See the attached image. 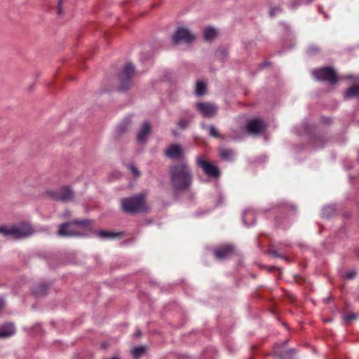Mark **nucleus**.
Segmentation results:
<instances>
[{
    "mask_svg": "<svg viewBox=\"0 0 359 359\" xmlns=\"http://www.w3.org/2000/svg\"><path fill=\"white\" fill-rule=\"evenodd\" d=\"M170 180L176 193L190 189L193 182V173L191 168L186 162L172 165L169 169Z\"/></svg>",
    "mask_w": 359,
    "mask_h": 359,
    "instance_id": "f257e3e1",
    "label": "nucleus"
},
{
    "mask_svg": "<svg viewBox=\"0 0 359 359\" xmlns=\"http://www.w3.org/2000/svg\"><path fill=\"white\" fill-rule=\"evenodd\" d=\"M93 229V221L90 219H75L59 225L57 236L60 237H81L86 231Z\"/></svg>",
    "mask_w": 359,
    "mask_h": 359,
    "instance_id": "f03ea898",
    "label": "nucleus"
},
{
    "mask_svg": "<svg viewBox=\"0 0 359 359\" xmlns=\"http://www.w3.org/2000/svg\"><path fill=\"white\" fill-rule=\"evenodd\" d=\"M121 208L123 212L135 215L147 212L148 207L145 202V196L143 194H137L121 200Z\"/></svg>",
    "mask_w": 359,
    "mask_h": 359,
    "instance_id": "7ed1b4c3",
    "label": "nucleus"
},
{
    "mask_svg": "<svg viewBox=\"0 0 359 359\" xmlns=\"http://www.w3.org/2000/svg\"><path fill=\"white\" fill-rule=\"evenodd\" d=\"M36 231L27 223H21L10 227L0 226V233L14 239H22L33 235Z\"/></svg>",
    "mask_w": 359,
    "mask_h": 359,
    "instance_id": "20e7f679",
    "label": "nucleus"
},
{
    "mask_svg": "<svg viewBox=\"0 0 359 359\" xmlns=\"http://www.w3.org/2000/svg\"><path fill=\"white\" fill-rule=\"evenodd\" d=\"M135 73V67L131 63H127L119 74L120 91H125L131 86V79Z\"/></svg>",
    "mask_w": 359,
    "mask_h": 359,
    "instance_id": "39448f33",
    "label": "nucleus"
},
{
    "mask_svg": "<svg viewBox=\"0 0 359 359\" xmlns=\"http://www.w3.org/2000/svg\"><path fill=\"white\" fill-rule=\"evenodd\" d=\"M47 194L52 199L63 203L72 201L74 198V191L69 186L62 187L59 190L48 191Z\"/></svg>",
    "mask_w": 359,
    "mask_h": 359,
    "instance_id": "423d86ee",
    "label": "nucleus"
},
{
    "mask_svg": "<svg viewBox=\"0 0 359 359\" xmlns=\"http://www.w3.org/2000/svg\"><path fill=\"white\" fill-rule=\"evenodd\" d=\"M196 165L202 168L205 175L210 177L218 178L220 175L219 168L212 163L206 161L201 155L196 158Z\"/></svg>",
    "mask_w": 359,
    "mask_h": 359,
    "instance_id": "0eeeda50",
    "label": "nucleus"
},
{
    "mask_svg": "<svg viewBox=\"0 0 359 359\" xmlns=\"http://www.w3.org/2000/svg\"><path fill=\"white\" fill-rule=\"evenodd\" d=\"M313 75L318 81H327L330 84H334L337 82L335 71L331 67L316 69L313 71Z\"/></svg>",
    "mask_w": 359,
    "mask_h": 359,
    "instance_id": "6e6552de",
    "label": "nucleus"
},
{
    "mask_svg": "<svg viewBox=\"0 0 359 359\" xmlns=\"http://www.w3.org/2000/svg\"><path fill=\"white\" fill-rule=\"evenodd\" d=\"M194 39L195 36L194 34L184 27H178L172 36V41L175 44H177L180 42L189 43L194 41Z\"/></svg>",
    "mask_w": 359,
    "mask_h": 359,
    "instance_id": "1a4fd4ad",
    "label": "nucleus"
},
{
    "mask_svg": "<svg viewBox=\"0 0 359 359\" xmlns=\"http://www.w3.org/2000/svg\"><path fill=\"white\" fill-rule=\"evenodd\" d=\"M165 156L171 159L182 160L184 158V152L180 144H172L165 151Z\"/></svg>",
    "mask_w": 359,
    "mask_h": 359,
    "instance_id": "9d476101",
    "label": "nucleus"
},
{
    "mask_svg": "<svg viewBox=\"0 0 359 359\" xmlns=\"http://www.w3.org/2000/svg\"><path fill=\"white\" fill-rule=\"evenodd\" d=\"M196 108L203 116L206 118L213 116L217 111V107L210 102H198L196 104Z\"/></svg>",
    "mask_w": 359,
    "mask_h": 359,
    "instance_id": "9b49d317",
    "label": "nucleus"
},
{
    "mask_svg": "<svg viewBox=\"0 0 359 359\" xmlns=\"http://www.w3.org/2000/svg\"><path fill=\"white\" fill-rule=\"evenodd\" d=\"M247 131L250 134H260L265 129V124L263 121L255 118L248 121L246 124Z\"/></svg>",
    "mask_w": 359,
    "mask_h": 359,
    "instance_id": "f8f14e48",
    "label": "nucleus"
},
{
    "mask_svg": "<svg viewBox=\"0 0 359 359\" xmlns=\"http://www.w3.org/2000/svg\"><path fill=\"white\" fill-rule=\"evenodd\" d=\"M150 132L151 124L149 121H145L138 131L137 137L138 142L141 143L145 142Z\"/></svg>",
    "mask_w": 359,
    "mask_h": 359,
    "instance_id": "ddd939ff",
    "label": "nucleus"
},
{
    "mask_svg": "<svg viewBox=\"0 0 359 359\" xmlns=\"http://www.w3.org/2000/svg\"><path fill=\"white\" fill-rule=\"evenodd\" d=\"M232 252L233 247L231 245H226L216 249L214 251V255L218 259H222L228 257L232 253Z\"/></svg>",
    "mask_w": 359,
    "mask_h": 359,
    "instance_id": "4468645a",
    "label": "nucleus"
},
{
    "mask_svg": "<svg viewBox=\"0 0 359 359\" xmlns=\"http://www.w3.org/2000/svg\"><path fill=\"white\" fill-rule=\"evenodd\" d=\"M15 332V327L12 323H7L0 326V338L8 337Z\"/></svg>",
    "mask_w": 359,
    "mask_h": 359,
    "instance_id": "2eb2a0df",
    "label": "nucleus"
},
{
    "mask_svg": "<svg viewBox=\"0 0 359 359\" xmlns=\"http://www.w3.org/2000/svg\"><path fill=\"white\" fill-rule=\"evenodd\" d=\"M243 222L247 226H250L255 223V215L253 210H246L244 211Z\"/></svg>",
    "mask_w": 359,
    "mask_h": 359,
    "instance_id": "dca6fc26",
    "label": "nucleus"
},
{
    "mask_svg": "<svg viewBox=\"0 0 359 359\" xmlns=\"http://www.w3.org/2000/svg\"><path fill=\"white\" fill-rule=\"evenodd\" d=\"M48 288L49 285L46 283L39 284L33 289V294L37 297H42L47 293Z\"/></svg>",
    "mask_w": 359,
    "mask_h": 359,
    "instance_id": "f3484780",
    "label": "nucleus"
},
{
    "mask_svg": "<svg viewBox=\"0 0 359 359\" xmlns=\"http://www.w3.org/2000/svg\"><path fill=\"white\" fill-rule=\"evenodd\" d=\"M97 234L100 238H103V239H114L116 237L122 236L123 235V233H122V232L114 233V232H109V231H106L104 230H100L97 232Z\"/></svg>",
    "mask_w": 359,
    "mask_h": 359,
    "instance_id": "a211bd4d",
    "label": "nucleus"
},
{
    "mask_svg": "<svg viewBox=\"0 0 359 359\" xmlns=\"http://www.w3.org/2000/svg\"><path fill=\"white\" fill-rule=\"evenodd\" d=\"M359 97V86H353L348 88L344 93V97L351 99Z\"/></svg>",
    "mask_w": 359,
    "mask_h": 359,
    "instance_id": "6ab92c4d",
    "label": "nucleus"
},
{
    "mask_svg": "<svg viewBox=\"0 0 359 359\" xmlns=\"http://www.w3.org/2000/svg\"><path fill=\"white\" fill-rule=\"evenodd\" d=\"M219 155L223 160L231 161L234 156V152L229 149L221 148L219 149Z\"/></svg>",
    "mask_w": 359,
    "mask_h": 359,
    "instance_id": "aec40b11",
    "label": "nucleus"
},
{
    "mask_svg": "<svg viewBox=\"0 0 359 359\" xmlns=\"http://www.w3.org/2000/svg\"><path fill=\"white\" fill-rule=\"evenodd\" d=\"M147 347L146 346H135L132 350L131 353L135 359H138L142 355H144L147 351Z\"/></svg>",
    "mask_w": 359,
    "mask_h": 359,
    "instance_id": "412c9836",
    "label": "nucleus"
},
{
    "mask_svg": "<svg viewBox=\"0 0 359 359\" xmlns=\"http://www.w3.org/2000/svg\"><path fill=\"white\" fill-rule=\"evenodd\" d=\"M217 35V31L212 27H208L204 30V39L212 41Z\"/></svg>",
    "mask_w": 359,
    "mask_h": 359,
    "instance_id": "4be33fe9",
    "label": "nucleus"
},
{
    "mask_svg": "<svg viewBox=\"0 0 359 359\" xmlns=\"http://www.w3.org/2000/svg\"><path fill=\"white\" fill-rule=\"evenodd\" d=\"M196 94L198 96L203 95L206 92V85L203 81H198L196 85Z\"/></svg>",
    "mask_w": 359,
    "mask_h": 359,
    "instance_id": "5701e85b",
    "label": "nucleus"
},
{
    "mask_svg": "<svg viewBox=\"0 0 359 359\" xmlns=\"http://www.w3.org/2000/svg\"><path fill=\"white\" fill-rule=\"evenodd\" d=\"M334 208L332 205L325 206L321 212V216L323 217H329L334 212Z\"/></svg>",
    "mask_w": 359,
    "mask_h": 359,
    "instance_id": "b1692460",
    "label": "nucleus"
},
{
    "mask_svg": "<svg viewBox=\"0 0 359 359\" xmlns=\"http://www.w3.org/2000/svg\"><path fill=\"white\" fill-rule=\"evenodd\" d=\"M128 168L135 177L140 176V170L135 166L134 164L131 163L128 165Z\"/></svg>",
    "mask_w": 359,
    "mask_h": 359,
    "instance_id": "393cba45",
    "label": "nucleus"
},
{
    "mask_svg": "<svg viewBox=\"0 0 359 359\" xmlns=\"http://www.w3.org/2000/svg\"><path fill=\"white\" fill-rule=\"evenodd\" d=\"M189 121L186 119H180L177 123L178 127L181 129L187 128L189 126Z\"/></svg>",
    "mask_w": 359,
    "mask_h": 359,
    "instance_id": "a878e982",
    "label": "nucleus"
},
{
    "mask_svg": "<svg viewBox=\"0 0 359 359\" xmlns=\"http://www.w3.org/2000/svg\"><path fill=\"white\" fill-rule=\"evenodd\" d=\"M209 134L215 137H219V133L214 126H210L209 127Z\"/></svg>",
    "mask_w": 359,
    "mask_h": 359,
    "instance_id": "bb28decb",
    "label": "nucleus"
},
{
    "mask_svg": "<svg viewBox=\"0 0 359 359\" xmlns=\"http://www.w3.org/2000/svg\"><path fill=\"white\" fill-rule=\"evenodd\" d=\"M294 352V349H290L287 351L284 354L280 355L281 359H290V356L293 355Z\"/></svg>",
    "mask_w": 359,
    "mask_h": 359,
    "instance_id": "cd10ccee",
    "label": "nucleus"
},
{
    "mask_svg": "<svg viewBox=\"0 0 359 359\" xmlns=\"http://www.w3.org/2000/svg\"><path fill=\"white\" fill-rule=\"evenodd\" d=\"M355 318L356 315L355 313H350L343 317L345 323H348L351 320H355Z\"/></svg>",
    "mask_w": 359,
    "mask_h": 359,
    "instance_id": "c85d7f7f",
    "label": "nucleus"
},
{
    "mask_svg": "<svg viewBox=\"0 0 359 359\" xmlns=\"http://www.w3.org/2000/svg\"><path fill=\"white\" fill-rule=\"evenodd\" d=\"M282 12V9L280 7L271 8L269 11V15L271 17H274L278 13Z\"/></svg>",
    "mask_w": 359,
    "mask_h": 359,
    "instance_id": "c756f323",
    "label": "nucleus"
},
{
    "mask_svg": "<svg viewBox=\"0 0 359 359\" xmlns=\"http://www.w3.org/2000/svg\"><path fill=\"white\" fill-rule=\"evenodd\" d=\"M355 275H356L355 271L353 270H351V271H347L345 273V278L347 279H353V278L355 277Z\"/></svg>",
    "mask_w": 359,
    "mask_h": 359,
    "instance_id": "7c9ffc66",
    "label": "nucleus"
},
{
    "mask_svg": "<svg viewBox=\"0 0 359 359\" xmlns=\"http://www.w3.org/2000/svg\"><path fill=\"white\" fill-rule=\"evenodd\" d=\"M318 51V48L316 46H310L307 50V52L309 54H313V53H317Z\"/></svg>",
    "mask_w": 359,
    "mask_h": 359,
    "instance_id": "2f4dec72",
    "label": "nucleus"
},
{
    "mask_svg": "<svg viewBox=\"0 0 359 359\" xmlns=\"http://www.w3.org/2000/svg\"><path fill=\"white\" fill-rule=\"evenodd\" d=\"M300 4V2L292 1L290 4L289 6L291 9L294 10L296 9Z\"/></svg>",
    "mask_w": 359,
    "mask_h": 359,
    "instance_id": "473e14b6",
    "label": "nucleus"
},
{
    "mask_svg": "<svg viewBox=\"0 0 359 359\" xmlns=\"http://www.w3.org/2000/svg\"><path fill=\"white\" fill-rule=\"evenodd\" d=\"M5 306V301L2 297H0V313H1Z\"/></svg>",
    "mask_w": 359,
    "mask_h": 359,
    "instance_id": "72a5a7b5",
    "label": "nucleus"
},
{
    "mask_svg": "<svg viewBox=\"0 0 359 359\" xmlns=\"http://www.w3.org/2000/svg\"><path fill=\"white\" fill-rule=\"evenodd\" d=\"M270 254L273 255V257H280V255H279L276 250H271Z\"/></svg>",
    "mask_w": 359,
    "mask_h": 359,
    "instance_id": "f704fd0d",
    "label": "nucleus"
},
{
    "mask_svg": "<svg viewBox=\"0 0 359 359\" xmlns=\"http://www.w3.org/2000/svg\"><path fill=\"white\" fill-rule=\"evenodd\" d=\"M62 13H63L62 5H57V13L59 15H61V14H62Z\"/></svg>",
    "mask_w": 359,
    "mask_h": 359,
    "instance_id": "c9c22d12",
    "label": "nucleus"
},
{
    "mask_svg": "<svg viewBox=\"0 0 359 359\" xmlns=\"http://www.w3.org/2000/svg\"><path fill=\"white\" fill-rule=\"evenodd\" d=\"M141 331L140 330H137L135 334L136 337H139L141 335Z\"/></svg>",
    "mask_w": 359,
    "mask_h": 359,
    "instance_id": "e433bc0d",
    "label": "nucleus"
},
{
    "mask_svg": "<svg viewBox=\"0 0 359 359\" xmlns=\"http://www.w3.org/2000/svg\"><path fill=\"white\" fill-rule=\"evenodd\" d=\"M63 0H57V5H62Z\"/></svg>",
    "mask_w": 359,
    "mask_h": 359,
    "instance_id": "4c0bfd02",
    "label": "nucleus"
},
{
    "mask_svg": "<svg viewBox=\"0 0 359 359\" xmlns=\"http://www.w3.org/2000/svg\"><path fill=\"white\" fill-rule=\"evenodd\" d=\"M330 299H331V297H327V298L325 299V302H327Z\"/></svg>",
    "mask_w": 359,
    "mask_h": 359,
    "instance_id": "58836bf2",
    "label": "nucleus"
},
{
    "mask_svg": "<svg viewBox=\"0 0 359 359\" xmlns=\"http://www.w3.org/2000/svg\"><path fill=\"white\" fill-rule=\"evenodd\" d=\"M201 126L205 129L207 126L204 123H201Z\"/></svg>",
    "mask_w": 359,
    "mask_h": 359,
    "instance_id": "ea45409f",
    "label": "nucleus"
},
{
    "mask_svg": "<svg viewBox=\"0 0 359 359\" xmlns=\"http://www.w3.org/2000/svg\"><path fill=\"white\" fill-rule=\"evenodd\" d=\"M172 134H173L174 135H177V133L175 132V130H172Z\"/></svg>",
    "mask_w": 359,
    "mask_h": 359,
    "instance_id": "a19ab883",
    "label": "nucleus"
},
{
    "mask_svg": "<svg viewBox=\"0 0 359 359\" xmlns=\"http://www.w3.org/2000/svg\"><path fill=\"white\" fill-rule=\"evenodd\" d=\"M110 359H119L118 357H112Z\"/></svg>",
    "mask_w": 359,
    "mask_h": 359,
    "instance_id": "79ce46f5",
    "label": "nucleus"
}]
</instances>
